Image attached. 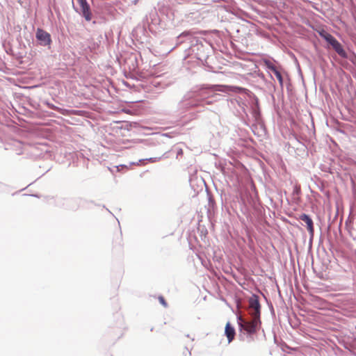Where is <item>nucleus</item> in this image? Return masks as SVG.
I'll return each mask as SVG.
<instances>
[{
    "mask_svg": "<svg viewBox=\"0 0 356 356\" xmlns=\"http://www.w3.org/2000/svg\"><path fill=\"white\" fill-rule=\"evenodd\" d=\"M248 314L250 316L243 318L237 316L239 335L241 340L245 337L248 341L254 340L253 335L261 328V305L259 297L252 294L248 299Z\"/></svg>",
    "mask_w": 356,
    "mask_h": 356,
    "instance_id": "f257e3e1",
    "label": "nucleus"
},
{
    "mask_svg": "<svg viewBox=\"0 0 356 356\" xmlns=\"http://www.w3.org/2000/svg\"><path fill=\"white\" fill-rule=\"evenodd\" d=\"M244 88L238 86H225V85H211V86H202L200 88H193L190 90L193 92V97L199 106H202L206 104L209 105L213 103V101L217 99L220 96L219 94L216 93V91L225 93L230 92H240Z\"/></svg>",
    "mask_w": 356,
    "mask_h": 356,
    "instance_id": "f03ea898",
    "label": "nucleus"
},
{
    "mask_svg": "<svg viewBox=\"0 0 356 356\" xmlns=\"http://www.w3.org/2000/svg\"><path fill=\"white\" fill-rule=\"evenodd\" d=\"M202 40L195 36L191 44L185 49V53L187 56H191L194 58L203 62L207 60L209 49L207 46L203 44Z\"/></svg>",
    "mask_w": 356,
    "mask_h": 356,
    "instance_id": "7ed1b4c3",
    "label": "nucleus"
},
{
    "mask_svg": "<svg viewBox=\"0 0 356 356\" xmlns=\"http://www.w3.org/2000/svg\"><path fill=\"white\" fill-rule=\"evenodd\" d=\"M197 101L193 97V92H187L178 102L177 111L184 113L191 108L198 107Z\"/></svg>",
    "mask_w": 356,
    "mask_h": 356,
    "instance_id": "20e7f679",
    "label": "nucleus"
},
{
    "mask_svg": "<svg viewBox=\"0 0 356 356\" xmlns=\"http://www.w3.org/2000/svg\"><path fill=\"white\" fill-rule=\"evenodd\" d=\"M197 32L193 29L184 31L181 33L178 36L176 37L175 40V47H179L182 44H186V47H184V49L188 48L189 45L191 44L193 38L195 36V34Z\"/></svg>",
    "mask_w": 356,
    "mask_h": 356,
    "instance_id": "39448f33",
    "label": "nucleus"
},
{
    "mask_svg": "<svg viewBox=\"0 0 356 356\" xmlns=\"http://www.w3.org/2000/svg\"><path fill=\"white\" fill-rule=\"evenodd\" d=\"M35 38L38 44L42 47H47L50 49L52 42L51 35L41 28H38L35 33Z\"/></svg>",
    "mask_w": 356,
    "mask_h": 356,
    "instance_id": "423d86ee",
    "label": "nucleus"
},
{
    "mask_svg": "<svg viewBox=\"0 0 356 356\" xmlns=\"http://www.w3.org/2000/svg\"><path fill=\"white\" fill-rule=\"evenodd\" d=\"M251 114L257 124L261 125L263 123L261 114L259 108V99L254 96L251 101Z\"/></svg>",
    "mask_w": 356,
    "mask_h": 356,
    "instance_id": "0eeeda50",
    "label": "nucleus"
},
{
    "mask_svg": "<svg viewBox=\"0 0 356 356\" xmlns=\"http://www.w3.org/2000/svg\"><path fill=\"white\" fill-rule=\"evenodd\" d=\"M85 203H86V200L82 197H74L66 200L65 207L67 210L76 211L82 207Z\"/></svg>",
    "mask_w": 356,
    "mask_h": 356,
    "instance_id": "6e6552de",
    "label": "nucleus"
},
{
    "mask_svg": "<svg viewBox=\"0 0 356 356\" xmlns=\"http://www.w3.org/2000/svg\"><path fill=\"white\" fill-rule=\"evenodd\" d=\"M81 7V15L88 22L92 19V14L90 9V6L87 0H77Z\"/></svg>",
    "mask_w": 356,
    "mask_h": 356,
    "instance_id": "1a4fd4ad",
    "label": "nucleus"
},
{
    "mask_svg": "<svg viewBox=\"0 0 356 356\" xmlns=\"http://www.w3.org/2000/svg\"><path fill=\"white\" fill-rule=\"evenodd\" d=\"M299 219L303 221L306 225L309 234V241H312L314 236V222L309 215L307 213H301L299 216Z\"/></svg>",
    "mask_w": 356,
    "mask_h": 356,
    "instance_id": "9d476101",
    "label": "nucleus"
},
{
    "mask_svg": "<svg viewBox=\"0 0 356 356\" xmlns=\"http://www.w3.org/2000/svg\"><path fill=\"white\" fill-rule=\"evenodd\" d=\"M160 19L156 10H152L147 16V24L150 31H153V26L159 24Z\"/></svg>",
    "mask_w": 356,
    "mask_h": 356,
    "instance_id": "9b49d317",
    "label": "nucleus"
},
{
    "mask_svg": "<svg viewBox=\"0 0 356 356\" xmlns=\"http://www.w3.org/2000/svg\"><path fill=\"white\" fill-rule=\"evenodd\" d=\"M201 19V15L198 12H193L186 15L184 21L190 25H193L200 22Z\"/></svg>",
    "mask_w": 356,
    "mask_h": 356,
    "instance_id": "f8f14e48",
    "label": "nucleus"
},
{
    "mask_svg": "<svg viewBox=\"0 0 356 356\" xmlns=\"http://www.w3.org/2000/svg\"><path fill=\"white\" fill-rule=\"evenodd\" d=\"M225 334L227 338L228 343H231L236 335V331L234 327L231 325L229 322H227L225 328Z\"/></svg>",
    "mask_w": 356,
    "mask_h": 356,
    "instance_id": "ddd939ff",
    "label": "nucleus"
},
{
    "mask_svg": "<svg viewBox=\"0 0 356 356\" xmlns=\"http://www.w3.org/2000/svg\"><path fill=\"white\" fill-rule=\"evenodd\" d=\"M332 47L341 58L347 56V51L344 49L343 47L339 41H337V42H335L332 46Z\"/></svg>",
    "mask_w": 356,
    "mask_h": 356,
    "instance_id": "4468645a",
    "label": "nucleus"
},
{
    "mask_svg": "<svg viewBox=\"0 0 356 356\" xmlns=\"http://www.w3.org/2000/svg\"><path fill=\"white\" fill-rule=\"evenodd\" d=\"M324 40L330 44L331 47L338 41L332 35L325 33L324 35H321Z\"/></svg>",
    "mask_w": 356,
    "mask_h": 356,
    "instance_id": "2eb2a0df",
    "label": "nucleus"
},
{
    "mask_svg": "<svg viewBox=\"0 0 356 356\" xmlns=\"http://www.w3.org/2000/svg\"><path fill=\"white\" fill-rule=\"evenodd\" d=\"M273 73L275 74V76H276L277 79L278 80V82L280 83V88L282 90L283 88H284V77H283L282 73L280 72V71L278 69L275 70V72H273Z\"/></svg>",
    "mask_w": 356,
    "mask_h": 356,
    "instance_id": "dca6fc26",
    "label": "nucleus"
},
{
    "mask_svg": "<svg viewBox=\"0 0 356 356\" xmlns=\"http://www.w3.org/2000/svg\"><path fill=\"white\" fill-rule=\"evenodd\" d=\"M263 62L265 67L272 72H275V70L277 69V67L268 59H264Z\"/></svg>",
    "mask_w": 356,
    "mask_h": 356,
    "instance_id": "f3484780",
    "label": "nucleus"
},
{
    "mask_svg": "<svg viewBox=\"0 0 356 356\" xmlns=\"http://www.w3.org/2000/svg\"><path fill=\"white\" fill-rule=\"evenodd\" d=\"M342 58L349 60L354 65L356 66V54L354 52L347 51V56Z\"/></svg>",
    "mask_w": 356,
    "mask_h": 356,
    "instance_id": "a211bd4d",
    "label": "nucleus"
},
{
    "mask_svg": "<svg viewBox=\"0 0 356 356\" xmlns=\"http://www.w3.org/2000/svg\"><path fill=\"white\" fill-rule=\"evenodd\" d=\"M161 158H162V156H159V157H150V158H147V159H140L138 161V163H137V164H139V163H144L147 161H149V162H152V163H154V162L160 161L161 159Z\"/></svg>",
    "mask_w": 356,
    "mask_h": 356,
    "instance_id": "6ab92c4d",
    "label": "nucleus"
},
{
    "mask_svg": "<svg viewBox=\"0 0 356 356\" xmlns=\"http://www.w3.org/2000/svg\"><path fill=\"white\" fill-rule=\"evenodd\" d=\"M44 104L48 106L49 108L50 109H52V110H54L56 111H58L60 112V113H63L62 112L63 109L58 108V106H56L55 105H54L53 104L49 102H45Z\"/></svg>",
    "mask_w": 356,
    "mask_h": 356,
    "instance_id": "aec40b11",
    "label": "nucleus"
},
{
    "mask_svg": "<svg viewBox=\"0 0 356 356\" xmlns=\"http://www.w3.org/2000/svg\"><path fill=\"white\" fill-rule=\"evenodd\" d=\"M267 87L269 88V90L271 92L275 90V86L271 81H270L269 83H267Z\"/></svg>",
    "mask_w": 356,
    "mask_h": 356,
    "instance_id": "412c9836",
    "label": "nucleus"
},
{
    "mask_svg": "<svg viewBox=\"0 0 356 356\" xmlns=\"http://www.w3.org/2000/svg\"><path fill=\"white\" fill-rule=\"evenodd\" d=\"M160 303L163 305L165 307H167L168 304L165 300V298L163 296H159V298Z\"/></svg>",
    "mask_w": 356,
    "mask_h": 356,
    "instance_id": "4be33fe9",
    "label": "nucleus"
},
{
    "mask_svg": "<svg viewBox=\"0 0 356 356\" xmlns=\"http://www.w3.org/2000/svg\"><path fill=\"white\" fill-rule=\"evenodd\" d=\"M300 193V188L298 186H295L293 191V195H298Z\"/></svg>",
    "mask_w": 356,
    "mask_h": 356,
    "instance_id": "5701e85b",
    "label": "nucleus"
},
{
    "mask_svg": "<svg viewBox=\"0 0 356 356\" xmlns=\"http://www.w3.org/2000/svg\"><path fill=\"white\" fill-rule=\"evenodd\" d=\"M209 204H210L211 205H213V203H214L213 200H212V198H211V197H209Z\"/></svg>",
    "mask_w": 356,
    "mask_h": 356,
    "instance_id": "b1692460",
    "label": "nucleus"
},
{
    "mask_svg": "<svg viewBox=\"0 0 356 356\" xmlns=\"http://www.w3.org/2000/svg\"><path fill=\"white\" fill-rule=\"evenodd\" d=\"M163 136H166V137H168V138H171V135H170V133H166V134H163Z\"/></svg>",
    "mask_w": 356,
    "mask_h": 356,
    "instance_id": "393cba45",
    "label": "nucleus"
},
{
    "mask_svg": "<svg viewBox=\"0 0 356 356\" xmlns=\"http://www.w3.org/2000/svg\"><path fill=\"white\" fill-rule=\"evenodd\" d=\"M183 154V151H182V149H179L178 150V152H177V156H178V155H180V154Z\"/></svg>",
    "mask_w": 356,
    "mask_h": 356,
    "instance_id": "a878e982",
    "label": "nucleus"
},
{
    "mask_svg": "<svg viewBox=\"0 0 356 356\" xmlns=\"http://www.w3.org/2000/svg\"><path fill=\"white\" fill-rule=\"evenodd\" d=\"M72 6H73L74 9L77 12V10H76V8H75L74 4V3H73V2H72Z\"/></svg>",
    "mask_w": 356,
    "mask_h": 356,
    "instance_id": "bb28decb",
    "label": "nucleus"
},
{
    "mask_svg": "<svg viewBox=\"0 0 356 356\" xmlns=\"http://www.w3.org/2000/svg\"><path fill=\"white\" fill-rule=\"evenodd\" d=\"M270 79L273 80V81H275L274 78L273 77V76L271 74H270Z\"/></svg>",
    "mask_w": 356,
    "mask_h": 356,
    "instance_id": "cd10ccee",
    "label": "nucleus"
},
{
    "mask_svg": "<svg viewBox=\"0 0 356 356\" xmlns=\"http://www.w3.org/2000/svg\"><path fill=\"white\" fill-rule=\"evenodd\" d=\"M186 349L188 350V354L191 355V351H189L187 348H186Z\"/></svg>",
    "mask_w": 356,
    "mask_h": 356,
    "instance_id": "c85d7f7f",
    "label": "nucleus"
}]
</instances>
